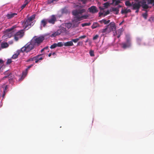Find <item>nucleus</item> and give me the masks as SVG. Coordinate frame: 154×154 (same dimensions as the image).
Masks as SVG:
<instances>
[{"label": "nucleus", "instance_id": "nucleus-1", "mask_svg": "<svg viewBox=\"0 0 154 154\" xmlns=\"http://www.w3.org/2000/svg\"><path fill=\"white\" fill-rule=\"evenodd\" d=\"M85 10L84 9H81L75 10L72 11V14L75 16L72 21L73 23H80L79 21L83 19H86L88 17L87 15L80 16L82 14L85 12Z\"/></svg>", "mask_w": 154, "mask_h": 154}, {"label": "nucleus", "instance_id": "nucleus-2", "mask_svg": "<svg viewBox=\"0 0 154 154\" xmlns=\"http://www.w3.org/2000/svg\"><path fill=\"white\" fill-rule=\"evenodd\" d=\"M35 46L33 44L31 41L28 42L22 48L20 49L22 52L28 53L33 50Z\"/></svg>", "mask_w": 154, "mask_h": 154}, {"label": "nucleus", "instance_id": "nucleus-3", "mask_svg": "<svg viewBox=\"0 0 154 154\" xmlns=\"http://www.w3.org/2000/svg\"><path fill=\"white\" fill-rule=\"evenodd\" d=\"M44 39V38L42 36L39 37L37 38L34 37L33 38L31 41L34 46H38Z\"/></svg>", "mask_w": 154, "mask_h": 154}, {"label": "nucleus", "instance_id": "nucleus-4", "mask_svg": "<svg viewBox=\"0 0 154 154\" xmlns=\"http://www.w3.org/2000/svg\"><path fill=\"white\" fill-rule=\"evenodd\" d=\"M66 28L63 27H62L58 29L56 32H53L50 35V36L51 37H55L57 35H60L61 33L66 32Z\"/></svg>", "mask_w": 154, "mask_h": 154}, {"label": "nucleus", "instance_id": "nucleus-5", "mask_svg": "<svg viewBox=\"0 0 154 154\" xmlns=\"http://www.w3.org/2000/svg\"><path fill=\"white\" fill-rule=\"evenodd\" d=\"M126 42H123L122 43V47L124 49L129 48L131 46V40L128 35H126Z\"/></svg>", "mask_w": 154, "mask_h": 154}, {"label": "nucleus", "instance_id": "nucleus-6", "mask_svg": "<svg viewBox=\"0 0 154 154\" xmlns=\"http://www.w3.org/2000/svg\"><path fill=\"white\" fill-rule=\"evenodd\" d=\"M24 35V32L23 30H19L14 34V39L17 41L19 38H22Z\"/></svg>", "mask_w": 154, "mask_h": 154}, {"label": "nucleus", "instance_id": "nucleus-7", "mask_svg": "<svg viewBox=\"0 0 154 154\" xmlns=\"http://www.w3.org/2000/svg\"><path fill=\"white\" fill-rule=\"evenodd\" d=\"M15 28L14 26H13L10 28L6 30L5 32L8 35V36L10 38L14 34V29Z\"/></svg>", "mask_w": 154, "mask_h": 154}, {"label": "nucleus", "instance_id": "nucleus-8", "mask_svg": "<svg viewBox=\"0 0 154 154\" xmlns=\"http://www.w3.org/2000/svg\"><path fill=\"white\" fill-rule=\"evenodd\" d=\"M33 24L34 23H33V22L31 23L28 21L26 19H25L23 23V27H24V29H26L27 27L29 28L31 26H32Z\"/></svg>", "mask_w": 154, "mask_h": 154}, {"label": "nucleus", "instance_id": "nucleus-9", "mask_svg": "<svg viewBox=\"0 0 154 154\" xmlns=\"http://www.w3.org/2000/svg\"><path fill=\"white\" fill-rule=\"evenodd\" d=\"M88 11L91 13L95 14L97 13L98 12V10L96 6H92L88 8Z\"/></svg>", "mask_w": 154, "mask_h": 154}, {"label": "nucleus", "instance_id": "nucleus-10", "mask_svg": "<svg viewBox=\"0 0 154 154\" xmlns=\"http://www.w3.org/2000/svg\"><path fill=\"white\" fill-rule=\"evenodd\" d=\"M47 19L48 23L52 24H54L57 20L56 18L54 15H52L50 18Z\"/></svg>", "mask_w": 154, "mask_h": 154}, {"label": "nucleus", "instance_id": "nucleus-11", "mask_svg": "<svg viewBox=\"0 0 154 154\" xmlns=\"http://www.w3.org/2000/svg\"><path fill=\"white\" fill-rule=\"evenodd\" d=\"M107 26H109L108 32H109L111 31H115L116 30V27L114 23H111L110 24Z\"/></svg>", "mask_w": 154, "mask_h": 154}, {"label": "nucleus", "instance_id": "nucleus-12", "mask_svg": "<svg viewBox=\"0 0 154 154\" xmlns=\"http://www.w3.org/2000/svg\"><path fill=\"white\" fill-rule=\"evenodd\" d=\"M132 6L133 7L132 9L133 10L139 9L141 6V5L140 4V2H139L137 3L133 4Z\"/></svg>", "mask_w": 154, "mask_h": 154}, {"label": "nucleus", "instance_id": "nucleus-13", "mask_svg": "<svg viewBox=\"0 0 154 154\" xmlns=\"http://www.w3.org/2000/svg\"><path fill=\"white\" fill-rule=\"evenodd\" d=\"M48 23L47 19H44L42 20L41 22V25L45 27Z\"/></svg>", "mask_w": 154, "mask_h": 154}, {"label": "nucleus", "instance_id": "nucleus-14", "mask_svg": "<svg viewBox=\"0 0 154 154\" xmlns=\"http://www.w3.org/2000/svg\"><path fill=\"white\" fill-rule=\"evenodd\" d=\"M21 52H22V51H21L20 49V50H18L17 51L16 53L13 55L12 56L13 58L15 59L17 58L18 55L20 54Z\"/></svg>", "mask_w": 154, "mask_h": 154}, {"label": "nucleus", "instance_id": "nucleus-15", "mask_svg": "<svg viewBox=\"0 0 154 154\" xmlns=\"http://www.w3.org/2000/svg\"><path fill=\"white\" fill-rule=\"evenodd\" d=\"M141 6L144 9H147L149 8L148 5L146 4V2L144 1L141 2Z\"/></svg>", "mask_w": 154, "mask_h": 154}, {"label": "nucleus", "instance_id": "nucleus-16", "mask_svg": "<svg viewBox=\"0 0 154 154\" xmlns=\"http://www.w3.org/2000/svg\"><path fill=\"white\" fill-rule=\"evenodd\" d=\"M1 48L2 49L8 48L9 46V45L7 42H2L1 44Z\"/></svg>", "mask_w": 154, "mask_h": 154}, {"label": "nucleus", "instance_id": "nucleus-17", "mask_svg": "<svg viewBox=\"0 0 154 154\" xmlns=\"http://www.w3.org/2000/svg\"><path fill=\"white\" fill-rule=\"evenodd\" d=\"M17 14L16 13H11V14H7L6 17L8 18V19H9L12 18L14 16L17 15Z\"/></svg>", "mask_w": 154, "mask_h": 154}, {"label": "nucleus", "instance_id": "nucleus-18", "mask_svg": "<svg viewBox=\"0 0 154 154\" xmlns=\"http://www.w3.org/2000/svg\"><path fill=\"white\" fill-rule=\"evenodd\" d=\"M110 22V20H106L105 19H103L99 21V22L100 23H104L105 24H107L109 23Z\"/></svg>", "mask_w": 154, "mask_h": 154}, {"label": "nucleus", "instance_id": "nucleus-19", "mask_svg": "<svg viewBox=\"0 0 154 154\" xmlns=\"http://www.w3.org/2000/svg\"><path fill=\"white\" fill-rule=\"evenodd\" d=\"M64 45L65 46H72L73 45L72 41H69L64 43Z\"/></svg>", "mask_w": 154, "mask_h": 154}, {"label": "nucleus", "instance_id": "nucleus-20", "mask_svg": "<svg viewBox=\"0 0 154 154\" xmlns=\"http://www.w3.org/2000/svg\"><path fill=\"white\" fill-rule=\"evenodd\" d=\"M131 12V10L130 9H125L123 10V9L122 10L121 13L122 14H127L128 12Z\"/></svg>", "mask_w": 154, "mask_h": 154}, {"label": "nucleus", "instance_id": "nucleus-21", "mask_svg": "<svg viewBox=\"0 0 154 154\" xmlns=\"http://www.w3.org/2000/svg\"><path fill=\"white\" fill-rule=\"evenodd\" d=\"M99 24L96 22L93 23L92 25L91 26V28L93 29H95L98 26H99Z\"/></svg>", "mask_w": 154, "mask_h": 154}, {"label": "nucleus", "instance_id": "nucleus-22", "mask_svg": "<svg viewBox=\"0 0 154 154\" xmlns=\"http://www.w3.org/2000/svg\"><path fill=\"white\" fill-rule=\"evenodd\" d=\"M35 18V16L34 15H32L31 16L29 17L28 19L27 20L29 22H30L31 23L32 22V21Z\"/></svg>", "mask_w": 154, "mask_h": 154}, {"label": "nucleus", "instance_id": "nucleus-23", "mask_svg": "<svg viewBox=\"0 0 154 154\" xmlns=\"http://www.w3.org/2000/svg\"><path fill=\"white\" fill-rule=\"evenodd\" d=\"M112 11L116 12V14H118L119 13V8H112Z\"/></svg>", "mask_w": 154, "mask_h": 154}, {"label": "nucleus", "instance_id": "nucleus-24", "mask_svg": "<svg viewBox=\"0 0 154 154\" xmlns=\"http://www.w3.org/2000/svg\"><path fill=\"white\" fill-rule=\"evenodd\" d=\"M108 27L109 26H107L106 28L101 29V32L102 33H105L106 32H108V31L109 30Z\"/></svg>", "mask_w": 154, "mask_h": 154}, {"label": "nucleus", "instance_id": "nucleus-25", "mask_svg": "<svg viewBox=\"0 0 154 154\" xmlns=\"http://www.w3.org/2000/svg\"><path fill=\"white\" fill-rule=\"evenodd\" d=\"M29 1L27 0H26L25 1V4H23L22 5L21 7V8L22 9H23L26 5L27 4L29 3Z\"/></svg>", "mask_w": 154, "mask_h": 154}, {"label": "nucleus", "instance_id": "nucleus-26", "mask_svg": "<svg viewBox=\"0 0 154 154\" xmlns=\"http://www.w3.org/2000/svg\"><path fill=\"white\" fill-rule=\"evenodd\" d=\"M121 0H115V1H112V3L114 4L115 5H118L121 2Z\"/></svg>", "mask_w": 154, "mask_h": 154}, {"label": "nucleus", "instance_id": "nucleus-27", "mask_svg": "<svg viewBox=\"0 0 154 154\" xmlns=\"http://www.w3.org/2000/svg\"><path fill=\"white\" fill-rule=\"evenodd\" d=\"M133 3V2H132V3L131 4L129 1H127L125 2V5L127 6H132V4Z\"/></svg>", "mask_w": 154, "mask_h": 154}, {"label": "nucleus", "instance_id": "nucleus-28", "mask_svg": "<svg viewBox=\"0 0 154 154\" xmlns=\"http://www.w3.org/2000/svg\"><path fill=\"white\" fill-rule=\"evenodd\" d=\"M122 29H120L116 32V34L121 35L122 34Z\"/></svg>", "mask_w": 154, "mask_h": 154}, {"label": "nucleus", "instance_id": "nucleus-29", "mask_svg": "<svg viewBox=\"0 0 154 154\" xmlns=\"http://www.w3.org/2000/svg\"><path fill=\"white\" fill-rule=\"evenodd\" d=\"M4 61L1 59H0V70L1 69L3 66Z\"/></svg>", "mask_w": 154, "mask_h": 154}, {"label": "nucleus", "instance_id": "nucleus-30", "mask_svg": "<svg viewBox=\"0 0 154 154\" xmlns=\"http://www.w3.org/2000/svg\"><path fill=\"white\" fill-rule=\"evenodd\" d=\"M59 0H48V3L50 4L51 3H54V2H57Z\"/></svg>", "mask_w": 154, "mask_h": 154}, {"label": "nucleus", "instance_id": "nucleus-31", "mask_svg": "<svg viewBox=\"0 0 154 154\" xmlns=\"http://www.w3.org/2000/svg\"><path fill=\"white\" fill-rule=\"evenodd\" d=\"M66 26L69 29L72 26V24L70 23H67L65 24Z\"/></svg>", "mask_w": 154, "mask_h": 154}, {"label": "nucleus", "instance_id": "nucleus-32", "mask_svg": "<svg viewBox=\"0 0 154 154\" xmlns=\"http://www.w3.org/2000/svg\"><path fill=\"white\" fill-rule=\"evenodd\" d=\"M64 44L62 42H59L57 44V47H61L63 46Z\"/></svg>", "mask_w": 154, "mask_h": 154}, {"label": "nucleus", "instance_id": "nucleus-33", "mask_svg": "<svg viewBox=\"0 0 154 154\" xmlns=\"http://www.w3.org/2000/svg\"><path fill=\"white\" fill-rule=\"evenodd\" d=\"M91 24L90 23H85L82 24L81 25L82 27H85L86 26H89Z\"/></svg>", "mask_w": 154, "mask_h": 154}, {"label": "nucleus", "instance_id": "nucleus-34", "mask_svg": "<svg viewBox=\"0 0 154 154\" xmlns=\"http://www.w3.org/2000/svg\"><path fill=\"white\" fill-rule=\"evenodd\" d=\"M89 54L91 57H94V51L91 50L89 51Z\"/></svg>", "mask_w": 154, "mask_h": 154}, {"label": "nucleus", "instance_id": "nucleus-35", "mask_svg": "<svg viewBox=\"0 0 154 154\" xmlns=\"http://www.w3.org/2000/svg\"><path fill=\"white\" fill-rule=\"evenodd\" d=\"M79 23L72 22L73 27H78Z\"/></svg>", "mask_w": 154, "mask_h": 154}, {"label": "nucleus", "instance_id": "nucleus-36", "mask_svg": "<svg viewBox=\"0 0 154 154\" xmlns=\"http://www.w3.org/2000/svg\"><path fill=\"white\" fill-rule=\"evenodd\" d=\"M57 47V43H54L52 45L50 48L51 49Z\"/></svg>", "mask_w": 154, "mask_h": 154}, {"label": "nucleus", "instance_id": "nucleus-37", "mask_svg": "<svg viewBox=\"0 0 154 154\" xmlns=\"http://www.w3.org/2000/svg\"><path fill=\"white\" fill-rule=\"evenodd\" d=\"M35 57H33L30 58L27 60L26 61L27 62H28L29 61H34V60H35Z\"/></svg>", "mask_w": 154, "mask_h": 154}, {"label": "nucleus", "instance_id": "nucleus-38", "mask_svg": "<svg viewBox=\"0 0 154 154\" xmlns=\"http://www.w3.org/2000/svg\"><path fill=\"white\" fill-rule=\"evenodd\" d=\"M11 75H12V74L11 73L8 75L6 76H5V77H4L3 78V79H4L5 78H8V79H10V78L11 77Z\"/></svg>", "mask_w": 154, "mask_h": 154}, {"label": "nucleus", "instance_id": "nucleus-39", "mask_svg": "<svg viewBox=\"0 0 154 154\" xmlns=\"http://www.w3.org/2000/svg\"><path fill=\"white\" fill-rule=\"evenodd\" d=\"M41 55H37L36 56H35V63H38V62L39 61V60H38V57L39 56Z\"/></svg>", "mask_w": 154, "mask_h": 154}, {"label": "nucleus", "instance_id": "nucleus-40", "mask_svg": "<svg viewBox=\"0 0 154 154\" xmlns=\"http://www.w3.org/2000/svg\"><path fill=\"white\" fill-rule=\"evenodd\" d=\"M11 62H12V60H11V59H8L7 60V62L6 63L7 64H10V63H11Z\"/></svg>", "mask_w": 154, "mask_h": 154}, {"label": "nucleus", "instance_id": "nucleus-41", "mask_svg": "<svg viewBox=\"0 0 154 154\" xmlns=\"http://www.w3.org/2000/svg\"><path fill=\"white\" fill-rule=\"evenodd\" d=\"M142 15L143 17L145 19H146L147 18V14L146 12L143 14Z\"/></svg>", "mask_w": 154, "mask_h": 154}, {"label": "nucleus", "instance_id": "nucleus-42", "mask_svg": "<svg viewBox=\"0 0 154 154\" xmlns=\"http://www.w3.org/2000/svg\"><path fill=\"white\" fill-rule=\"evenodd\" d=\"M79 40V38H77L76 39H72V42H73L75 43H76L77 42H78V41Z\"/></svg>", "mask_w": 154, "mask_h": 154}, {"label": "nucleus", "instance_id": "nucleus-43", "mask_svg": "<svg viewBox=\"0 0 154 154\" xmlns=\"http://www.w3.org/2000/svg\"><path fill=\"white\" fill-rule=\"evenodd\" d=\"M8 88V87L7 85H6L5 86V87L4 88L3 92L4 93L6 92V90Z\"/></svg>", "mask_w": 154, "mask_h": 154}, {"label": "nucleus", "instance_id": "nucleus-44", "mask_svg": "<svg viewBox=\"0 0 154 154\" xmlns=\"http://www.w3.org/2000/svg\"><path fill=\"white\" fill-rule=\"evenodd\" d=\"M105 8H107L109 5V4L108 2H106L103 4Z\"/></svg>", "mask_w": 154, "mask_h": 154}, {"label": "nucleus", "instance_id": "nucleus-45", "mask_svg": "<svg viewBox=\"0 0 154 154\" xmlns=\"http://www.w3.org/2000/svg\"><path fill=\"white\" fill-rule=\"evenodd\" d=\"M86 35H83L81 36H80L79 37V40H80V39H82L84 38H86Z\"/></svg>", "mask_w": 154, "mask_h": 154}, {"label": "nucleus", "instance_id": "nucleus-46", "mask_svg": "<svg viewBox=\"0 0 154 154\" xmlns=\"http://www.w3.org/2000/svg\"><path fill=\"white\" fill-rule=\"evenodd\" d=\"M79 1L81 2L82 4H85L87 3V0H79Z\"/></svg>", "mask_w": 154, "mask_h": 154}, {"label": "nucleus", "instance_id": "nucleus-47", "mask_svg": "<svg viewBox=\"0 0 154 154\" xmlns=\"http://www.w3.org/2000/svg\"><path fill=\"white\" fill-rule=\"evenodd\" d=\"M109 10H107L106 12L104 14V16H105L109 14Z\"/></svg>", "mask_w": 154, "mask_h": 154}, {"label": "nucleus", "instance_id": "nucleus-48", "mask_svg": "<svg viewBox=\"0 0 154 154\" xmlns=\"http://www.w3.org/2000/svg\"><path fill=\"white\" fill-rule=\"evenodd\" d=\"M98 37V35H96L94 36L93 38V39L94 40H95L97 39Z\"/></svg>", "mask_w": 154, "mask_h": 154}, {"label": "nucleus", "instance_id": "nucleus-49", "mask_svg": "<svg viewBox=\"0 0 154 154\" xmlns=\"http://www.w3.org/2000/svg\"><path fill=\"white\" fill-rule=\"evenodd\" d=\"M33 65V64H32V65H30V66H28V67H27L26 69V72H28V69H29L31 67H32V66Z\"/></svg>", "mask_w": 154, "mask_h": 154}, {"label": "nucleus", "instance_id": "nucleus-50", "mask_svg": "<svg viewBox=\"0 0 154 154\" xmlns=\"http://www.w3.org/2000/svg\"><path fill=\"white\" fill-rule=\"evenodd\" d=\"M149 3L153 4V5H154V0H149Z\"/></svg>", "mask_w": 154, "mask_h": 154}, {"label": "nucleus", "instance_id": "nucleus-51", "mask_svg": "<svg viewBox=\"0 0 154 154\" xmlns=\"http://www.w3.org/2000/svg\"><path fill=\"white\" fill-rule=\"evenodd\" d=\"M27 72L26 73V69L25 71H24V72H23V75H26L27 74Z\"/></svg>", "mask_w": 154, "mask_h": 154}, {"label": "nucleus", "instance_id": "nucleus-52", "mask_svg": "<svg viewBox=\"0 0 154 154\" xmlns=\"http://www.w3.org/2000/svg\"><path fill=\"white\" fill-rule=\"evenodd\" d=\"M104 14L103 13H101L100 12L99 13V16L101 17V16L103 15H104Z\"/></svg>", "mask_w": 154, "mask_h": 154}, {"label": "nucleus", "instance_id": "nucleus-53", "mask_svg": "<svg viewBox=\"0 0 154 154\" xmlns=\"http://www.w3.org/2000/svg\"><path fill=\"white\" fill-rule=\"evenodd\" d=\"M6 93H4L3 92V94L2 95V97H3V99H4Z\"/></svg>", "mask_w": 154, "mask_h": 154}, {"label": "nucleus", "instance_id": "nucleus-54", "mask_svg": "<svg viewBox=\"0 0 154 154\" xmlns=\"http://www.w3.org/2000/svg\"><path fill=\"white\" fill-rule=\"evenodd\" d=\"M124 20H123L121 23H120L119 24V25H121L124 22Z\"/></svg>", "mask_w": 154, "mask_h": 154}, {"label": "nucleus", "instance_id": "nucleus-55", "mask_svg": "<svg viewBox=\"0 0 154 154\" xmlns=\"http://www.w3.org/2000/svg\"><path fill=\"white\" fill-rule=\"evenodd\" d=\"M38 60H42L43 58L42 57H40L39 58V57H38Z\"/></svg>", "mask_w": 154, "mask_h": 154}, {"label": "nucleus", "instance_id": "nucleus-56", "mask_svg": "<svg viewBox=\"0 0 154 154\" xmlns=\"http://www.w3.org/2000/svg\"><path fill=\"white\" fill-rule=\"evenodd\" d=\"M8 43L9 44H11L13 43V42L12 41H9Z\"/></svg>", "mask_w": 154, "mask_h": 154}, {"label": "nucleus", "instance_id": "nucleus-57", "mask_svg": "<svg viewBox=\"0 0 154 154\" xmlns=\"http://www.w3.org/2000/svg\"><path fill=\"white\" fill-rule=\"evenodd\" d=\"M139 9H135L134 10H136L135 12L137 13L138 12V11H139Z\"/></svg>", "mask_w": 154, "mask_h": 154}, {"label": "nucleus", "instance_id": "nucleus-58", "mask_svg": "<svg viewBox=\"0 0 154 154\" xmlns=\"http://www.w3.org/2000/svg\"><path fill=\"white\" fill-rule=\"evenodd\" d=\"M51 54H52L51 53H49L48 55V57H51Z\"/></svg>", "mask_w": 154, "mask_h": 154}, {"label": "nucleus", "instance_id": "nucleus-59", "mask_svg": "<svg viewBox=\"0 0 154 154\" xmlns=\"http://www.w3.org/2000/svg\"><path fill=\"white\" fill-rule=\"evenodd\" d=\"M48 47L47 46V47H45L44 48V49L45 50V49H48Z\"/></svg>", "mask_w": 154, "mask_h": 154}, {"label": "nucleus", "instance_id": "nucleus-60", "mask_svg": "<svg viewBox=\"0 0 154 154\" xmlns=\"http://www.w3.org/2000/svg\"><path fill=\"white\" fill-rule=\"evenodd\" d=\"M117 35V37L118 38H119L120 37V36H121V35Z\"/></svg>", "mask_w": 154, "mask_h": 154}, {"label": "nucleus", "instance_id": "nucleus-61", "mask_svg": "<svg viewBox=\"0 0 154 154\" xmlns=\"http://www.w3.org/2000/svg\"><path fill=\"white\" fill-rule=\"evenodd\" d=\"M45 50V49H44V48H43V49H42L41 50V52H43L44 50Z\"/></svg>", "mask_w": 154, "mask_h": 154}, {"label": "nucleus", "instance_id": "nucleus-62", "mask_svg": "<svg viewBox=\"0 0 154 154\" xmlns=\"http://www.w3.org/2000/svg\"><path fill=\"white\" fill-rule=\"evenodd\" d=\"M121 7V5H119V6H118V8H120V7Z\"/></svg>", "mask_w": 154, "mask_h": 154}, {"label": "nucleus", "instance_id": "nucleus-63", "mask_svg": "<svg viewBox=\"0 0 154 154\" xmlns=\"http://www.w3.org/2000/svg\"><path fill=\"white\" fill-rule=\"evenodd\" d=\"M88 42V39L85 42Z\"/></svg>", "mask_w": 154, "mask_h": 154}, {"label": "nucleus", "instance_id": "nucleus-64", "mask_svg": "<svg viewBox=\"0 0 154 154\" xmlns=\"http://www.w3.org/2000/svg\"><path fill=\"white\" fill-rule=\"evenodd\" d=\"M55 54V53H53V54H52V55H54Z\"/></svg>", "mask_w": 154, "mask_h": 154}]
</instances>
